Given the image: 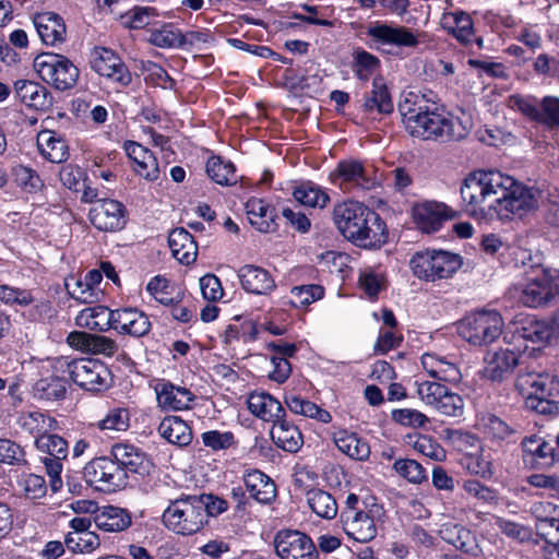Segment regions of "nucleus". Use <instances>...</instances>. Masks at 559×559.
<instances>
[{"mask_svg":"<svg viewBox=\"0 0 559 559\" xmlns=\"http://www.w3.org/2000/svg\"><path fill=\"white\" fill-rule=\"evenodd\" d=\"M333 440L336 448L348 457L356 461L369 459V444L357 433L341 429L334 432Z\"/></svg>","mask_w":559,"mask_h":559,"instance_id":"4c0bfd02","label":"nucleus"},{"mask_svg":"<svg viewBox=\"0 0 559 559\" xmlns=\"http://www.w3.org/2000/svg\"><path fill=\"white\" fill-rule=\"evenodd\" d=\"M92 225L102 231H117L124 227L127 217L122 203L112 199L98 200L88 213Z\"/></svg>","mask_w":559,"mask_h":559,"instance_id":"aec40b11","label":"nucleus"},{"mask_svg":"<svg viewBox=\"0 0 559 559\" xmlns=\"http://www.w3.org/2000/svg\"><path fill=\"white\" fill-rule=\"evenodd\" d=\"M464 465L468 472L484 478H489L493 474L491 453L484 449L476 453L467 454L464 457Z\"/></svg>","mask_w":559,"mask_h":559,"instance_id":"4d7b16f0","label":"nucleus"},{"mask_svg":"<svg viewBox=\"0 0 559 559\" xmlns=\"http://www.w3.org/2000/svg\"><path fill=\"white\" fill-rule=\"evenodd\" d=\"M112 310L104 306L88 307L80 311L75 324L88 330L106 331L111 329Z\"/></svg>","mask_w":559,"mask_h":559,"instance_id":"37998d69","label":"nucleus"},{"mask_svg":"<svg viewBox=\"0 0 559 559\" xmlns=\"http://www.w3.org/2000/svg\"><path fill=\"white\" fill-rule=\"evenodd\" d=\"M271 437L274 443L282 450L296 453L304 444L302 435L298 427L282 417L271 429Z\"/></svg>","mask_w":559,"mask_h":559,"instance_id":"c9c22d12","label":"nucleus"},{"mask_svg":"<svg viewBox=\"0 0 559 559\" xmlns=\"http://www.w3.org/2000/svg\"><path fill=\"white\" fill-rule=\"evenodd\" d=\"M399 111L406 131L412 136L423 140H461L467 135L472 127L471 119L464 112L454 116L414 93L403 97L399 104Z\"/></svg>","mask_w":559,"mask_h":559,"instance_id":"f03ea898","label":"nucleus"},{"mask_svg":"<svg viewBox=\"0 0 559 559\" xmlns=\"http://www.w3.org/2000/svg\"><path fill=\"white\" fill-rule=\"evenodd\" d=\"M538 123L547 128L559 127V98L556 96H545L539 103Z\"/></svg>","mask_w":559,"mask_h":559,"instance_id":"774afa93","label":"nucleus"},{"mask_svg":"<svg viewBox=\"0 0 559 559\" xmlns=\"http://www.w3.org/2000/svg\"><path fill=\"white\" fill-rule=\"evenodd\" d=\"M333 223L342 236L362 248H380L386 242L385 223L364 203L347 200L333 207Z\"/></svg>","mask_w":559,"mask_h":559,"instance_id":"7ed1b4c3","label":"nucleus"},{"mask_svg":"<svg viewBox=\"0 0 559 559\" xmlns=\"http://www.w3.org/2000/svg\"><path fill=\"white\" fill-rule=\"evenodd\" d=\"M94 426L100 431H126L130 426V413L124 407L110 408Z\"/></svg>","mask_w":559,"mask_h":559,"instance_id":"5fc2aeb1","label":"nucleus"},{"mask_svg":"<svg viewBox=\"0 0 559 559\" xmlns=\"http://www.w3.org/2000/svg\"><path fill=\"white\" fill-rule=\"evenodd\" d=\"M168 245L173 257L180 263L189 265L195 261L198 246L185 228L174 229L168 236Z\"/></svg>","mask_w":559,"mask_h":559,"instance_id":"f704fd0d","label":"nucleus"},{"mask_svg":"<svg viewBox=\"0 0 559 559\" xmlns=\"http://www.w3.org/2000/svg\"><path fill=\"white\" fill-rule=\"evenodd\" d=\"M206 174L212 181L221 186H231L237 182L234 164L219 156H212L207 159Z\"/></svg>","mask_w":559,"mask_h":559,"instance_id":"3c124183","label":"nucleus"},{"mask_svg":"<svg viewBox=\"0 0 559 559\" xmlns=\"http://www.w3.org/2000/svg\"><path fill=\"white\" fill-rule=\"evenodd\" d=\"M14 94L23 105L35 110L45 111L52 105V98L48 90L35 81H15Z\"/></svg>","mask_w":559,"mask_h":559,"instance_id":"c85d7f7f","label":"nucleus"},{"mask_svg":"<svg viewBox=\"0 0 559 559\" xmlns=\"http://www.w3.org/2000/svg\"><path fill=\"white\" fill-rule=\"evenodd\" d=\"M17 424L24 431L36 436V438L58 428V423L53 417L39 411L22 413Z\"/></svg>","mask_w":559,"mask_h":559,"instance_id":"79ce46f5","label":"nucleus"},{"mask_svg":"<svg viewBox=\"0 0 559 559\" xmlns=\"http://www.w3.org/2000/svg\"><path fill=\"white\" fill-rule=\"evenodd\" d=\"M520 299L531 308L548 306L559 299V272L546 267L533 269L527 274Z\"/></svg>","mask_w":559,"mask_h":559,"instance_id":"1a4fd4ad","label":"nucleus"},{"mask_svg":"<svg viewBox=\"0 0 559 559\" xmlns=\"http://www.w3.org/2000/svg\"><path fill=\"white\" fill-rule=\"evenodd\" d=\"M66 289L68 294L82 304H91L98 299L99 290H95L83 278L71 276L66 280Z\"/></svg>","mask_w":559,"mask_h":559,"instance_id":"680f3d73","label":"nucleus"},{"mask_svg":"<svg viewBox=\"0 0 559 559\" xmlns=\"http://www.w3.org/2000/svg\"><path fill=\"white\" fill-rule=\"evenodd\" d=\"M237 275L241 287L250 294L265 296L270 295L276 288L275 280L272 274L259 265H242L238 270Z\"/></svg>","mask_w":559,"mask_h":559,"instance_id":"a878e982","label":"nucleus"},{"mask_svg":"<svg viewBox=\"0 0 559 559\" xmlns=\"http://www.w3.org/2000/svg\"><path fill=\"white\" fill-rule=\"evenodd\" d=\"M158 433L169 443L185 447L192 440V432L186 421L178 416L165 417L159 426Z\"/></svg>","mask_w":559,"mask_h":559,"instance_id":"a19ab883","label":"nucleus"},{"mask_svg":"<svg viewBox=\"0 0 559 559\" xmlns=\"http://www.w3.org/2000/svg\"><path fill=\"white\" fill-rule=\"evenodd\" d=\"M462 264L460 254L436 249L417 251L409 260L414 275L428 282L452 277Z\"/></svg>","mask_w":559,"mask_h":559,"instance_id":"0eeeda50","label":"nucleus"},{"mask_svg":"<svg viewBox=\"0 0 559 559\" xmlns=\"http://www.w3.org/2000/svg\"><path fill=\"white\" fill-rule=\"evenodd\" d=\"M502 317L493 310H481L464 317L457 325L460 336L473 346H487L497 341L503 329Z\"/></svg>","mask_w":559,"mask_h":559,"instance_id":"6e6552de","label":"nucleus"},{"mask_svg":"<svg viewBox=\"0 0 559 559\" xmlns=\"http://www.w3.org/2000/svg\"><path fill=\"white\" fill-rule=\"evenodd\" d=\"M246 212L250 224L261 233L275 229L274 210L262 199L252 198L246 203Z\"/></svg>","mask_w":559,"mask_h":559,"instance_id":"ea45409f","label":"nucleus"},{"mask_svg":"<svg viewBox=\"0 0 559 559\" xmlns=\"http://www.w3.org/2000/svg\"><path fill=\"white\" fill-rule=\"evenodd\" d=\"M24 497L29 500H37L46 496L47 483L41 475L27 473L22 474L17 480Z\"/></svg>","mask_w":559,"mask_h":559,"instance_id":"bf43d9fd","label":"nucleus"},{"mask_svg":"<svg viewBox=\"0 0 559 559\" xmlns=\"http://www.w3.org/2000/svg\"><path fill=\"white\" fill-rule=\"evenodd\" d=\"M354 71L361 81H367L380 67V60L374 55L357 48L354 51Z\"/></svg>","mask_w":559,"mask_h":559,"instance_id":"052dcab7","label":"nucleus"},{"mask_svg":"<svg viewBox=\"0 0 559 559\" xmlns=\"http://www.w3.org/2000/svg\"><path fill=\"white\" fill-rule=\"evenodd\" d=\"M68 344L78 350L111 357L118 352V344L110 337L99 334L74 331L67 337Z\"/></svg>","mask_w":559,"mask_h":559,"instance_id":"393cba45","label":"nucleus"},{"mask_svg":"<svg viewBox=\"0 0 559 559\" xmlns=\"http://www.w3.org/2000/svg\"><path fill=\"white\" fill-rule=\"evenodd\" d=\"M416 392L425 405L441 415L461 417L464 413L462 396L439 382L418 380L416 381Z\"/></svg>","mask_w":559,"mask_h":559,"instance_id":"9b49d317","label":"nucleus"},{"mask_svg":"<svg viewBox=\"0 0 559 559\" xmlns=\"http://www.w3.org/2000/svg\"><path fill=\"white\" fill-rule=\"evenodd\" d=\"M461 197L472 216L507 222L536 211L543 192L499 170H478L465 178Z\"/></svg>","mask_w":559,"mask_h":559,"instance_id":"f257e3e1","label":"nucleus"},{"mask_svg":"<svg viewBox=\"0 0 559 559\" xmlns=\"http://www.w3.org/2000/svg\"><path fill=\"white\" fill-rule=\"evenodd\" d=\"M128 157L132 160V168L136 175L147 181H156L160 176V167L156 156L138 142L127 141L123 144Z\"/></svg>","mask_w":559,"mask_h":559,"instance_id":"b1692460","label":"nucleus"},{"mask_svg":"<svg viewBox=\"0 0 559 559\" xmlns=\"http://www.w3.org/2000/svg\"><path fill=\"white\" fill-rule=\"evenodd\" d=\"M35 444L38 451L45 454L41 456L40 461L49 476V486L51 491L57 492L63 485L61 478L63 469L62 462L69 454L68 442L62 437L49 432L37 437Z\"/></svg>","mask_w":559,"mask_h":559,"instance_id":"ddd939ff","label":"nucleus"},{"mask_svg":"<svg viewBox=\"0 0 559 559\" xmlns=\"http://www.w3.org/2000/svg\"><path fill=\"white\" fill-rule=\"evenodd\" d=\"M280 559H317L318 550L312 539L302 532L283 530L274 538Z\"/></svg>","mask_w":559,"mask_h":559,"instance_id":"a211bd4d","label":"nucleus"},{"mask_svg":"<svg viewBox=\"0 0 559 559\" xmlns=\"http://www.w3.org/2000/svg\"><path fill=\"white\" fill-rule=\"evenodd\" d=\"M157 404L165 411H183L191 406L194 394L185 386L162 381L155 385Z\"/></svg>","mask_w":559,"mask_h":559,"instance_id":"cd10ccee","label":"nucleus"},{"mask_svg":"<svg viewBox=\"0 0 559 559\" xmlns=\"http://www.w3.org/2000/svg\"><path fill=\"white\" fill-rule=\"evenodd\" d=\"M111 459L123 467L124 473L142 474L146 472L147 460L136 447L128 443H117L111 448Z\"/></svg>","mask_w":559,"mask_h":559,"instance_id":"72a5a7b5","label":"nucleus"},{"mask_svg":"<svg viewBox=\"0 0 559 559\" xmlns=\"http://www.w3.org/2000/svg\"><path fill=\"white\" fill-rule=\"evenodd\" d=\"M480 427L484 433L492 439L503 440L513 433V429L493 414H486L480 418Z\"/></svg>","mask_w":559,"mask_h":559,"instance_id":"338daca9","label":"nucleus"},{"mask_svg":"<svg viewBox=\"0 0 559 559\" xmlns=\"http://www.w3.org/2000/svg\"><path fill=\"white\" fill-rule=\"evenodd\" d=\"M405 444L412 447L416 452L436 462H442L447 457L445 450L432 437L426 435H407Z\"/></svg>","mask_w":559,"mask_h":559,"instance_id":"09e8293b","label":"nucleus"},{"mask_svg":"<svg viewBox=\"0 0 559 559\" xmlns=\"http://www.w3.org/2000/svg\"><path fill=\"white\" fill-rule=\"evenodd\" d=\"M91 67L100 76L120 86H127L132 81V75L127 66L111 49L95 47L91 53Z\"/></svg>","mask_w":559,"mask_h":559,"instance_id":"6ab92c4d","label":"nucleus"},{"mask_svg":"<svg viewBox=\"0 0 559 559\" xmlns=\"http://www.w3.org/2000/svg\"><path fill=\"white\" fill-rule=\"evenodd\" d=\"M267 347L274 352V355L271 356L270 359L272 370L269 372V378L277 383H283L288 379L292 372V367L287 358L294 356L297 349L296 345L283 342H271L267 344Z\"/></svg>","mask_w":559,"mask_h":559,"instance_id":"2f4dec72","label":"nucleus"},{"mask_svg":"<svg viewBox=\"0 0 559 559\" xmlns=\"http://www.w3.org/2000/svg\"><path fill=\"white\" fill-rule=\"evenodd\" d=\"M454 215V211L444 203L426 201L413 207V217L417 227L430 234L439 230L442 223Z\"/></svg>","mask_w":559,"mask_h":559,"instance_id":"412c9836","label":"nucleus"},{"mask_svg":"<svg viewBox=\"0 0 559 559\" xmlns=\"http://www.w3.org/2000/svg\"><path fill=\"white\" fill-rule=\"evenodd\" d=\"M324 288L320 285L309 284L295 286L290 290V305L296 308L306 307L323 298Z\"/></svg>","mask_w":559,"mask_h":559,"instance_id":"e2e57ef3","label":"nucleus"},{"mask_svg":"<svg viewBox=\"0 0 559 559\" xmlns=\"http://www.w3.org/2000/svg\"><path fill=\"white\" fill-rule=\"evenodd\" d=\"M33 23L44 44L57 46L66 40V24L57 13H38L34 16Z\"/></svg>","mask_w":559,"mask_h":559,"instance_id":"c756f323","label":"nucleus"},{"mask_svg":"<svg viewBox=\"0 0 559 559\" xmlns=\"http://www.w3.org/2000/svg\"><path fill=\"white\" fill-rule=\"evenodd\" d=\"M181 39L182 32L173 23H164L150 31L148 41L158 48H180Z\"/></svg>","mask_w":559,"mask_h":559,"instance_id":"603ef678","label":"nucleus"},{"mask_svg":"<svg viewBox=\"0 0 559 559\" xmlns=\"http://www.w3.org/2000/svg\"><path fill=\"white\" fill-rule=\"evenodd\" d=\"M39 379L34 385V394L40 400L57 401L66 396V374L58 373Z\"/></svg>","mask_w":559,"mask_h":559,"instance_id":"de8ad7c7","label":"nucleus"},{"mask_svg":"<svg viewBox=\"0 0 559 559\" xmlns=\"http://www.w3.org/2000/svg\"><path fill=\"white\" fill-rule=\"evenodd\" d=\"M524 365L523 354L516 346L507 344L489 350L484 356L483 376L493 382H502L514 371L516 367Z\"/></svg>","mask_w":559,"mask_h":559,"instance_id":"dca6fc26","label":"nucleus"},{"mask_svg":"<svg viewBox=\"0 0 559 559\" xmlns=\"http://www.w3.org/2000/svg\"><path fill=\"white\" fill-rule=\"evenodd\" d=\"M366 112L377 111L379 114H391L393 111V103L386 85L381 79L376 78L372 82V90L366 96L362 104Z\"/></svg>","mask_w":559,"mask_h":559,"instance_id":"a18cd8bd","label":"nucleus"},{"mask_svg":"<svg viewBox=\"0 0 559 559\" xmlns=\"http://www.w3.org/2000/svg\"><path fill=\"white\" fill-rule=\"evenodd\" d=\"M552 333L548 324L536 319H526L521 329L518 330V337L535 344L546 343Z\"/></svg>","mask_w":559,"mask_h":559,"instance_id":"6e6d98bb","label":"nucleus"},{"mask_svg":"<svg viewBox=\"0 0 559 559\" xmlns=\"http://www.w3.org/2000/svg\"><path fill=\"white\" fill-rule=\"evenodd\" d=\"M34 68L43 81L59 91L72 88L79 78L78 68L67 57L58 53L37 56Z\"/></svg>","mask_w":559,"mask_h":559,"instance_id":"9d476101","label":"nucleus"},{"mask_svg":"<svg viewBox=\"0 0 559 559\" xmlns=\"http://www.w3.org/2000/svg\"><path fill=\"white\" fill-rule=\"evenodd\" d=\"M539 100L534 96H524L514 94L508 97L507 106L515 111H519L528 119L536 121L539 117Z\"/></svg>","mask_w":559,"mask_h":559,"instance_id":"0e129e2a","label":"nucleus"},{"mask_svg":"<svg viewBox=\"0 0 559 559\" xmlns=\"http://www.w3.org/2000/svg\"><path fill=\"white\" fill-rule=\"evenodd\" d=\"M421 365L430 377L444 382L457 383L462 378L461 370L452 356L425 353L421 356Z\"/></svg>","mask_w":559,"mask_h":559,"instance_id":"bb28decb","label":"nucleus"},{"mask_svg":"<svg viewBox=\"0 0 559 559\" xmlns=\"http://www.w3.org/2000/svg\"><path fill=\"white\" fill-rule=\"evenodd\" d=\"M330 180L344 190H371L379 185V179L372 167H365L356 159H345L337 164L331 173Z\"/></svg>","mask_w":559,"mask_h":559,"instance_id":"2eb2a0df","label":"nucleus"},{"mask_svg":"<svg viewBox=\"0 0 559 559\" xmlns=\"http://www.w3.org/2000/svg\"><path fill=\"white\" fill-rule=\"evenodd\" d=\"M395 473L411 484H421L428 479L426 469L412 459H399L393 463Z\"/></svg>","mask_w":559,"mask_h":559,"instance_id":"13d9d810","label":"nucleus"},{"mask_svg":"<svg viewBox=\"0 0 559 559\" xmlns=\"http://www.w3.org/2000/svg\"><path fill=\"white\" fill-rule=\"evenodd\" d=\"M380 513L381 507L378 504L359 511L341 512L343 530L355 542L368 543L377 536L374 518Z\"/></svg>","mask_w":559,"mask_h":559,"instance_id":"f3484780","label":"nucleus"},{"mask_svg":"<svg viewBox=\"0 0 559 559\" xmlns=\"http://www.w3.org/2000/svg\"><path fill=\"white\" fill-rule=\"evenodd\" d=\"M285 404L288 409L296 415L312 418L323 424H329L332 420V415L328 411L299 395H287L285 397Z\"/></svg>","mask_w":559,"mask_h":559,"instance_id":"49530a36","label":"nucleus"},{"mask_svg":"<svg viewBox=\"0 0 559 559\" xmlns=\"http://www.w3.org/2000/svg\"><path fill=\"white\" fill-rule=\"evenodd\" d=\"M310 509L320 518L333 519L337 514V503L333 496L322 489H311L307 492Z\"/></svg>","mask_w":559,"mask_h":559,"instance_id":"864d4df0","label":"nucleus"},{"mask_svg":"<svg viewBox=\"0 0 559 559\" xmlns=\"http://www.w3.org/2000/svg\"><path fill=\"white\" fill-rule=\"evenodd\" d=\"M293 195L300 204L309 207L323 209L330 202L325 189L310 181L296 187Z\"/></svg>","mask_w":559,"mask_h":559,"instance_id":"8fccbe9b","label":"nucleus"},{"mask_svg":"<svg viewBox=\"0 0 559 559\" xmlns=\"http://www.w3.org/2000/svg\"><path fill=\"white\" fill-rule=\"evenodd\" d=\"M51 367L55 372L68 374L75 384L87 391H103L111 382L108 368L95 359H70L61 356L53 359Z\"/></svg>","mask_w":559,"mask_h":559,"instance_id":"39448f33","label":"nucleus"},{"mask_svg":"<svg viewBox=\"0 0 559 559\" xmlns=\"http://www.w3.org/2000/svg\"><path fill=\"white\" fill-rule=\"evenodd\" d=\"M531 513L536 520V532L545 540V559H559V508L549 501L535 502Z\"/></svg>","mask_w":559,"mask_h":559,"instance_id":"f8f14e48","label":"nucleus"},{"mask_svg":"<svg viewBox=\"0 0 559 559\" xmlns=\"http://www.w3.org/2000/svg\"><path fill=\"white\" fill-rule=\"evenodd\" d=\"M37 146L40 154L51 163H62L68 157V147L64 141L52 131L45 130L37 135Z\"/></svg>","mask_w":559,"mask_h":559,"instance_id":"c03bdc74","label":"nucleus"},{"mask_svg":"<svg viewBox=\"0 0 559 559\" xmlns=\"http://www.w3.org/2000/svg\"><path fill=\"white\" fill-rule=\"evenodd\" d=\"M248 408L258 418L275 424L286 416L282 404L266 392H253L248 397Z\"/></svg>","mask_w":559,"mask_h":559,"instance_id":"7c9ffc66","label":"nucleus"},{"mask_svg":"<svg viewBox=\"0 0 559 559\" xmlns=\"http://www.w3.org/2000/svg\"><path fill=\"white\" fill-rule=\"evenodd\" d=\"M157 11L152 7H135L121 16L124 26L133 29L143 28L156 17Z\"/></svg>","mask_w":559,"mask_h":559,"instance_id":"69168bd1","label":"nucleus"},{"mask_svg":"<svg viewBox=\"0 0 559 559\" xmlns=\"http://www.w3.org/2000/svg\"><path fill=\"white\" fill-rule=\"evenodd\" d=\"M514 385L525 399L526 407L540 414L550 412V401L559 394L557 376L528 366L520 369Z\"/></svg>","mask_w":559,"mask_h":559,"instance_id":"20e7f679","label":"nucleus"},{"mask_svg":"<svg viewBox=\"0 0 559 559\" xmlns=\"http://www.w3.org/2000/svg\"><path fill=\"white\" fill-rule=\"evenodd\" d=\"M441 25L462 44H469L475 37L473 20L465 11L444 12L441 16Z\"/></svg>","mask_w":559,"mask_h":559,"instance_id":"473e14b6","label":"nucleus"},{"mask_svg":"<svg viewBox=\"0 0 559 559\" xmlns=\"http://www.w3.org/2000/svg\"><path fill=\"white\" fill-rule=\"evenodd\" d=\"M94 522L99 530L105 532H121L131 525L132 520L127 510L114 506H105L97 509Z\"/></svg>","mask_w":559,"mask_h":559,"instance_id":"e433bc0d","label":"nucleus"},{"mask_svg":"<svg viewBox=\"0 0 559 559\" xmlns=\"http://www.w3.org/2000/svg\"><path fill=\"white\" fill-rule=\"evenodd\" d=\"M204 504L198 496H185L170 501L164 510V525L177 535L190 536L199 533L206 524Z\"/></svg>","mask_w":559,"mask_h":559,"instance_id":"423d86ee","label":"nucleus"},{"mask_svg":"<svg viewBox=\"0 0 559 559\" xmlns=\"http://www.w3.org/2000/svg\"><path fill=\"white\" fill-rule=\"evenodd\" d=\"M86 481L102 491H116L127 485V474L119 463L102 456L90 461L84 467Z\"/></svg>","mask_w":559,"mask_h":559,"instance_id":"4468645a","label":"nucleus"},{"mask_svg":"<svg viewBox=\"0 0 559 559\" xmlns=\"http://www.w3.org/2000/svg\"><path fill=\"white\" fill-rule=\"evenodd\" d=\"M243 483L250 496L258 502L269 503L276 496L275 484L261 471L253 469L246 473Z\"/></svg>","mask_w":559,"mask_h":559,"instance_id":"58836bf2","label":"nucleus"},{"mask_svg":"<svg viewBox=\"0 0 559 559\" xmlns=\"http://www.w3.org/2000/svg\"><path fill=\"white\" fill-rule=\"evenodd\" d=\"M367 35L381 45L396 47H416L417 36L407 27L390 25L386 23H374L368 27Z\"/></svg>","mask_w":559,"mask_h":559,"instance_id":"5701e85b","label":"nucleus"},{"mask_svg":"<svg viewBox=\"0 0 559 559\" xmlns=\"http://www.w3.org/2000/svg\"><path fill=\"white\" fill-rule=\"evenodd\" d=\"M111 329L134 337L146 335L151 330L148 317L136 308L112 310Z\"/></svg>","mask_w":559,"mask_h":559,"instance_id":"4be33fe9","label":"nucleus"}]
</instances>
